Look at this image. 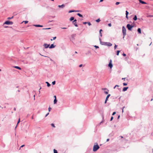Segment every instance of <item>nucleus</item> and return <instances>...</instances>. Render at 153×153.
Listing matches in <instances>:
<instances>
[{
    "label": "nucleus",
    "instance_id": "nucleus-1",
    "mask_svg": "<svg viewBox=\"0 0 153 153\" xmlns=\"http://www.w3.org/2000/svg\"><path fill=\"white\" fill-rule=\"evenodd\" d=\"M100 41V44L102 45H107L108 46H111L112 45V44L109 42H102L101 41V38H99Z\"/></svg>",
    "mask_w": 153,
    "mask_h": 153
},
{
    "label": "nucleus",
    "instance_id": "nucleus-2",
    "mask_svg": "<svg viewBox=\"0 0 153 153\" xmlns=\"http://www.w3.org/2000/svg\"><path fill=\"white\" fill-rule=\"evenodd\" d=\"M96 143L97 144V145H94L93 146V151L94 152L96 151L100 148V147L99 146L98 144L97 143Z\"/></svg>",
    "mask_w": 153,
    "mask_h": 153
},
{
    "label": "nucleus",
    "instance_id": "nucleus-3",
    "mask_svg": "<svg viewBox=\"0 0 153 153\" xmlns=\"http://www.w3.org/2000/svg\"><path fill=\"white\" fill-rule=\"evenodd\" d=\"M122 32L123 33V38H124L126 35V29L124 26H123L122 28Z\"/></svg>",
    "mask_w": 153,
    "mask_h": 153
},
{
    "label": "nucleus",
    "instance_id": "nucleus-4",
    "mask_svg": "<svg viewBox=\"0 0 153 153\" xmlns=\"http://www.w3.org/2000/svg\"><path fill=\"white\" fill-rule=\"evenodd\" d=\"M134 27V26L132 25H130L129 24H127L126 25V27L129 30H131L132 28Z\"/></svg>",
    "mask_w": 153,
    "mask_h": 153
},
{
    "label": "nucleus",
    "instance_id": "nucleus-5",
    "mask_svg": "<svg viewBox=\"0 0 153 153\" xmlns=\"http://www.w3.org/2000/svg\"><path fill=\"white\" fill-rule=\"evenodd\" d=\"M13 24V22H12L10 21H5L4 23V24L7 25H12Z\"/></svg>",
    "mask_w": 153,
    "mask_h": 153
},
{
    "label": "nucleus",
    "instance_id": "nucleus-6",
    "mask_svg": "<svg viewBox=\"0 0 153 153\" xmlns=\"http://www.w3.org/2000/svg\"><path fill=\"white\" fill-rule=\"evenodd\" d=\"M108 66L110 67V68H111L113 67V65L112 63V60L110 59L109 63L108 64Z\"/></svg>",
    "mask_w": 153,
    "mask_h": 153
},
{
    "label": "nucleus",
    "instance_id": "nucleus-7",
    "mask_svg": "<svg viewBox=\"0 0 153 153\" xmlns=\"http://www.w3.org/2000/svg\"><path fill=\"white\" fill-rule=\"evenodd\" d=\"M49 46H50V44L48 45V44H46V43L44 44L43 45V46L46 48H49Z\"/></svg>",
    "mask_w": 153,
    "mask_h": 153
},
{
    "label": "nucleus",
    "instance_id": "nucleus-8",
    "mask_svg": "<svg viewBox=\"0 0 153 153\" xmlns=\"http://www.w3.org/2000/svg\"><path fill=\"white\" fill-rule=\"evenodd\" d=\"M138 1H139L140 3H141L142 4H147V3L146 2H145L143 1L142 0H138Z\"/></svg>",
    "mask_w": 153,
    "mask_h": 153
},
{
    "label": "nucleus",
    "instance_id": "nucleus-9",
    "mask_svg": "<svg viewBox=\"0 0 153 153\" xmlns=\"http://www.w3.org/2000/svg\"><path fill=\"white\" fill-rule=\"evenodd\" d=\"M58 6L59 8H63L65 7V5L64 4H63L62 5H59Z\"/></svg>",
    "mask_w": 153,
    "mask_h": 153
},
{
    "label": "nucleus",
    "instance_id": "nucleus-10",
    "mask_svg": "<svg viewBox=\"0 0 153 153\" xmlns=\"http://www.w3.org/2000/svg\"><path fill=\"white\" fill-rule=\"evenodd\" d=\"M128 88V87H124L123 89V91H124V92L125 91L127 90V89Z\"/></svg>",
    "mask_w": 153,
    "mask_h": 153
},
{
    "label": "nucleus",
    "instance_id": "nucleus-11",
    "mask_svg": "<svg viewBox=\"0 0 153 153\" xmlns=\"http://www.w3.org/2000/svg\"><path fill=\"white\" fill-rule=\"evenodd\" d=\"M55 46L54 45H53V44H52L50 46H49V48H53L55 47Z\"/></svg>",
    "mask_w": 153,
    "mask_h": 153
},
{
    "label": "nucleus",
    "instance_id": "nucleus-12",
    "mask_svg": "<svg viewBox=\"0 0 153 153\" xmlns=\"http://www.w3.org/2000/svg\"><path fill=\"white\" fill-rule=\"evenodd\" d=\"M33 26H34L36 27H42L43 26L42 25H33Z\"/></svg>",
    "mask_w": 153,
    "mask_h": 153
},
{
    "label": "nucleus",
    "instance_id": "nucleus-13",
    "mask_svg": "<svg viewBox=\"0 0 153 153\" xmlns=\"http://www.w3.org/2000/svg\"><path fill=\"white\" fill-rule=\"evenodd\" d=\"M76 36V34H72L71 35V37H72V38L73 39H74V37Z\"/></svg>",
    "mask_w": 153,
    "mask_h": 153
},
{
    "label": "nucleus",
    "instance_id": "nucleus-14",
    "mask_svg": "<svg viewBox=\"0 0 153 153\" xmlns=\"http://www.w3.org/2000/svg\"><path fill=\"white\" fill-rule=\"evenodd\" d=\"M137 31L139 33H141V30L140 28H138Z\"/></svg>",
    "mask_w": 153,
    "mask_h": 153
},
{
    "label": "nucleus",
    "instance_id": "nucleus-15",
    "mask_svg": "<svg viewBox=\"0 0 153 153\" xmlns=\"http://www.w3.org/2000/svg\"><path fill=\"white\" fill-rule=\"evenodd\" d=\"M137 16L136 15H134V18H133V19L134 21H136L137 19Z\"/></svg>",
    "mask_w": 153,
    "mask_h": 153
},
{
    "label": "nucleus",
    "instance_id": "nucleus-16",
    "mask_svg": "<svg viewBox=\"0 0 153 153\" xmlns=\"http://www.w3.org/2000/svg\"><path fill=\"white\" fill-rule=\"evenodd\" d=\"M14 67L15 68H16V69H18L19 70H21V68L20 67H19L17 66H15Z\"/></svg>",
    "mask_w": 153,
    "mask_h": 153
},
{
    "label": "nucleus",
    "instance_id": "nucleus-17",
    "mask_svg": "<svg viewBox=\"0 0 153 153\" xmlns=\"http://www.w3.org/2000/svg\"><path fill=\"white\" fill-rule=\"evenodd\" d=\"M45 83L47 84L48 87H49L51 86V84L48 82H46Z\"/></svg>",
    "mask_w": 153,
    "mask_h": 153
},
{
    "label": "nucleus",
    "instance_id": "nucleus-18",
    "mask_svg": "<svg viewBox=\"0 0 153 153\" xmlns=\"http://www.w3.org/2000/svg\"><path fill=\"white\" fill-rule=\"evenodd\" d=\"M77 15L81 17H83V16L79 13H78L77 14Z\"/></svg>",
    "mask_w": 153,
    "mask_h": 153
},
{
    "label": "nucleus",
    "instance_id": "nucleus-19",
    "mask_svg": "<svg viewBox=\"0 0 153 153\" xmlns=\"http://www.w3.org/2000/svg\"><path fill=\"white\" fill-rule=\"evenodd\" d=\"M111 96V95L110 94H108L106 98V99H105L106 100H108V98L109 97Z\"/></svg>",
    "mask_w": 153,
    "mask_h": 153
},
{
    "label": "nucleus",
    "instance_id": "nucleus-20",
    "mask_svg": "<svg viewBox=\"0 0 153 153\" xmlns=\"http://www.w3.org/2000/svg\"><path fill=\"white\" fill-rule=\"evenodd\" d=\"M74 17H71L70 19V20L71 21L74 20Z\"/></svg>",
    "mask_w": 153,
    "mask_h": 153
},
{
    "label": "nucleus",
    "instance_id": "nucleus-21",
    "mask_svg": "<svg viewBox=\"0 0 153 153\" xmlns=\"http://www.w3.org/2000/svg\"><path fill=\"white\" fill-rule=\"evenodd\" d=\"M73 24L76 27H77L78 26V25H77L76 22H74V23H73Z\"/></svg>",
    "mask_w": 153,
    "mask_h": 153
},
{
    "label": "nucleus",
    "instance_id": "nucleus-22",
    "mask_svg": "<svg viewBox=\"0 0 153 153\" xmlns=\"http://www.w3.org/2000/svg\"><path fill=\"white\" fill-rule=\"evenodd\" d=\"M57 102V100L56 99H54L53 101V103L54 104H55Z\"/></svg>",
    "mask_w": 153,
    "mask_h": 153
},
{
    "label": "nucleus",
    "instance_id": "nucleus-23",
    "mask_svg": "<svg viewBox=\"0 0 153 153\" xmlns=\"http://www.w3.org/2000/svg\"><path fill=\"white\" fill-rule=\"evenodd\" d=\"M75 12V10H70L68 12L69 13H72V12Z\"/></svg>",
    "mask_w": 153,
    "mask_h": 153
},
{
    "label": "nucleus",
    "instance_id": "nucleus-24",
    "mask_svg": "<svg viewBox=\"0 0 153 153\" xmlns=\"http://www.w3.org/2000/svg\"><path fill=\"white\" fill-rule=\"evenodd\" d=\"M107 90V91H104V93L106 94H108V93L109 90H108V89Z\"/></svg>",
    "mask_w": 153,
    "mask_h": 153
},
{
    "label": "nucleus",
    "instance_id": "nucleus-25",
    "mask_svg": "<svg viewBox=\"0 0 153 153\" xmlns=\"http://www.w3.org/2000/svg\"><path fill=\"white\" fill-rule=\"evenodd\" d=\"M120 51H119V50H118V51H117V56L119 55V53L120 52Z\"/></svg>",
    "mask_w": 153,
    "mask_h": 153
},
{
    "label": "nucleus",
    "instance_id": "nucleus-26",
    "mask_svg": "<svg viewBox=\"0 0 153 153\" xmlns=\"http://www.w3.org/2000/svg\"><path fill=\"white\" fill-rule=\"evenodd\" d=\"M53 153H58L57 151L55 149H53Z\"/></svg>",
    "mask_w": 153,
    "mask_h": 153
},
{
    "label": "nucleus",
    "instance_id": "nucleus-27",
    "mask_svg": "<svg viewBox=\"0 0 153 153\" xmlns=\"http://www.w3.org/2000/svg\"><path fill=\"white\" fill-rule=\"evenodd\" d=\"M100 21V19H98L96 20V21L97 22H99Z\"/></svg>",
    "mask_w": 153,
    "mask_h": 153
},
{
    "label": "nucleus",
    "instance_id": "nucleus-28",
    "mask_svg": "<svg viewBox=\"0 0 153 153\" xmlns=\"http://www.w3.org/2000/svg\"><path fill=\"white\" fill-rule=\"evenodd\" d=\"M147 17H153V15H148L147 16Z\"/></svg>",
    "mask_w": 153,
    "mask_h": 153
},
{
    "label": "nucleus",
    "instance_id": "nucleus-29",
    "mask_svg": "<svg viewBox=\"0 0 153 153\" xmlns=\"http://www.w3.org/2000/svg\"><path fill=\"white\" fill-rule=\"evenodd\" d=\"M13 16H12V17H8V18H7V19H8L9 20V19H13Z\"/></svg>",
    "mask_w": 153,
    "mask_h": 153
},
{
    "label": "nucleus",
    "instance_id": "nucleus-30",
    "mask_svg": "<svg viewBox=\"0 0 153 153\" xmlns=\"http://www.w3.org/2000/svg\"><path fill=\"white\" fill-rule=\"evenodd\" d=\"M56 83V81H54L52 82V84L53 85H54Z\"/></svg>",
    "mask_w": 153,
    "mask_h": 153
},
{
    "label": "nucleus",
    "instance_id": "nucleus-31",
    "mask_svg": "<svg viewBox=\"0 0 153 153\" xmlns=\"http://www.w3.org/2000/svg\"><path fill=\"white\" fill-rule=\"evenodd\" d=\"M128 13H128V12L126 10V15H128Z\"/></svg>",
    "mask_w": 153,
    "mask_h": 153
},
{
    "label": "nucleus",
    "instance_id": "nucleus-32",
    "mask_svg": "<svg viewBox=\"0 0 153 153\" xmlns=\"http://www.w3.org/2000/svg\"><path fill=\"white\" fill-rule=\"evenodd\" d=\"M120 2H116V3H115V4L116 5H118L119 4H120Z\"/></svg>",
    "mask_w": 153,
    "mask_h": 153
},
{
    "label": "nucleus",
    "instance_id": "nucleus-33",
    "mask_svg": "<svg viewBox=\"0 0 153 153\" xmlns=\"http://www.w3.org/2000/svg\"><path fill=\"white\" fill-rule=\"evenodd\" d=\"M94 47H95L96 48H99V46L96 45L94 46Z\"/></svg>",
    "mask_w": 153,
    "mask_h": 153
},
{
    "label": "nucleus",
    "instance_id": "nucleus-34",
    "mask_svg": "<svg viewBox=\"0 0 153 153\" xmlns=\"http://www.w3.org/2000/svg\"><path fill=\"white\" fill-rule=\"evenodd\" d=\"M51 126H52L53 127H55L54 124L52 123V124H51Z\"/></svg>",
    "mask_w": 153,
    "mask_h": 153
},
{
    "label": "nucleus",
    "instance_id": "nucleus-35",
    "mask_svg": "<svg viewBox=\"0 0 153 153\" xmlns=\"http://www.w3.org/2000/svg\"><path fill=\"white\" fill-rule=\"evenodd\" d=\"M20 118H19V120H18V122H17V125H18V124L20 123Z\"/></svg>",
    "mask_w": 153,
    "mask_h": 153
},
{
    "label": "nucleus",
    "instance_id": "nucleus-36",
    "mask_svg": "<svg viewBox=\"0 0 153 153\" xmlns=\"http://www.w3.org/2000/svg\"><path fill=\"white\" fill-rule=\"evenodd\" d=\"M123 86H126L127 85V84L126 83H123Z\"/></svg>",
    "mask_w": 153,
    "mask_h": 153
},
{
    "label": "nucleus",
    "instance_id": "nucleus-37",
    "mask_svg": "<svg viewBox=\"0 0 153 153\" xmlns=\"http://www.w3.org/2000/svg\"><path fill=\"white\" fill-rule=\"evenodd\" d=\"M119 85H115V86L114 87V89H115V88H116V87H119Z\"/></svg>",
    "mask_w": 153,
    "mask_h": 153
},
{
    "label": "nucleus",
    "instance_id": "nucleus-38",
    "mask_svg": "<svg viewBox=\"0 0 153 153\" xmlns=\"http://www.w3.org/2000/svg\"><path fill=\"white\" fill-rule=\"evenodd\" d=\"M87 24H88L89 26H90L91 25V24L90 22H87Z\"/></svg>",
    "mask_w": 153,
    "mask_h": 153
},
{
    "label": "nucleus",
    "instance_id": "nucleus-39",
    "mask_svg": "<svg viewBox=\"0 0 153 153\" xmlns=\"http://www.w3.org/2000/svg\"><path fill=\"white\" fill-rule=\"evenodd\" d=\"M108 25L109 27H111V23H109L108 24Z\"/></svg>",
    "mask_w": 153,
    "mask_h": 153
},
{
    "label": "nucleus",
    "instance_id": "nucleus-40",
    "mask_svg": "<svg viewBox=\"0 0 153 153\" xmlns=\"http://www.w3.org/2000/svg\"><path fill=\"white\" fill-rule=\"evenodd\" d=\"M51 108H50V107H49L48 108V111H49V112H50V111H51Z\"/></svg>",
    "mask_w": 153,
    "mask_h": 153
},
{
    "label": "nucleus",
    "instance_id": "nucleus-41",
    "mask_svg": "<svg viewBox=\"0 0 153 153\" xmlns=\"http://www.w3.org/2000/svg\"><path fill=\"white\" fill-rule=\"evenodd\" d=\"M116 112H114L112 114V115H114L116 114Z\"/></svg>",
    "mask_w": 153,
    "mask_h": 153
},
{
    "label": "nucleus",
    "instance_id": "nucleus-42",
    "mask_svg": "<svg viewBox=\"0 0 153 153\" xmlns=\"http://www.w3.org/2000/svg\"><path fill=\"white\" fill-rule=\"evenodd\" d=\"M76 19H75L74 20V21L72 22V23H74V22H76Z\"/></svg>",
    "mask_w": 153,
    "mask_h": 153
},
{
    "label": "nucleus",
    "instance_id": "nucleus-43",
    "mask_svg": "<svg viewBox=\"0 0 153 153\" xmlns=\"http://www.w3.org/2000/svg\"><path fill=\"white\" fill-rule=\"evenodd\" d=\"M117 46L115 44V45H114V49H115L117 47Z\"/></svg>",
    "mask_w": 153,
    "mask_h": 153
},
{
    "label": "nucleus",
    "instance_id": "nucleus-44",
    "mask_svg": "<svg viewBox=\"0 0 153 153\" xmlns=\"http://www.w3.org/2000/svg\"><path fill=\"white\" fill-rule=\"evenodd\" d=\"M24 22H25V23L26 24L28 23V21H24Z\"/></svg>",
    "mask_w": 153,
    "mask_h": 153
},
{
    "label": "nucleus",
    "instance_id": "nucleus-45",
    "mask_svg": "<svg viewBox=\"0 0 153 153\" xmlns=\"http://www.w3.org/2000/svg\"><path fill=\"white\" fill-rule=\"evenodd\" d=\"M113 119V117L112 116L111 118V119H110V121H112Z\"/></svg>",
    "mask_w": 153,
    "mask_h": 153
},
{
    "label": "nucleus",
    "instance_id": "nucleus-46",
    "mask_svg": "<svg viewBox=\"0 0 153 153\" xmlns=\"http://www.w3.org/2000/svg\"><path fill=\"white\" fill-rule=\"evenodd\" d=\"M123 55L124 56H126V54L125 53H123Z\"/></svg>",
    "mask_w": 153,
    "mask_h": 153
},
{
    "label": "nucleus",
    "instance_id": "nucleus-47",
    "mask_svg": "<svg viewBox=\"0 0 153 153\" xmlns=\"http://www.w3.org/2000/svg\"><path fill=\"white\" fill-rule=\"evenodd\" d=\"M102 90H107V89L106 88H102Z\"/></svg>",
    "mask_w": 153,
    "mask_h": 153
},
{
    "label": "nucleus",
    "instance_id": "nucleus-48",
    "mask_svg": "<svg viewBox=\"0 0 153 153\" xmlns=\"http://www.w3.org/2000/svg\"><path fill=\"white\" fill-rule=\"evenodd\" d=\"M87 22H83V24L85 25V24H87Z\"/></svg>",
    "mask_w": 153,
    "mask_h": 153
},
{
    "label": "nucleus",
    "instance_id": "nucleus-49",
    "mask_svg": "<svg viewBox=\"0 0 153 153\" xmlns=\"http://www.w3.org/2000/svg\"><path fill=\"white\" fill-rule=\"evenodd\" d=\"M56 36L53 37V40H55V39H56Z\"/></svg>",
    "mask_w": 153,
    "mask_h": 153
},
{
    "label": "nucleus",
    "instance_id": "nucleus-50",
    "mask_svg": "<svg viewBox=\"0 0 153 153\" xmlns=\"http://www.w3.org/2000/svg\"><path fill=\"white\" fill-rule=\"evenodd\" d=\"M49 114V113H47V114H46V115L45 116V117H46L48 114Z\"/></svg>",
    "mask_w": 153,
    "mask_h": 153
},
{
    "label": "nucleus",
    "instance_id": "nucleus-51",
    "mask_svg": "<svg viewBox=\"0 0 153 153\" xmlns=\"http://www.w3.org/2000/svg\"><path fill=\"white\" fill-rule=\"evenodd\" d=\"M100 35L101 37L102 36V34L101 32L100 33Z\"/></svg>",
    "mask_w": 153,
    "mask_h": 153
},
{
    "label": "nucleus",
    "instance_id": "nucleus-52",
    "mask_svg": "<svg viewBox=\"0 0 153 153\" xmlns=\"http://www.w3.org/2000/svg\"><path fill=\"white\" fill-rule=\"evenodd\" d=\"M82 64H81V65H79V67H82Z\"/></svg>",
    "mask_w": 153,
    "mask_h": 153
},
{
    "label": "nucleus",
    "instance_id": "nucleus-53",
    "mask_svg": "<svg viewBox=\"0 0 153 153\" xmlns=\"http://www.w3.org/2000/svg\"><path fill=\"white\" fill-rule=\"evenodd\" d=\"M107 100H106L105 99V104L106 103Z\"/></svg>",
    "mask_w": 153,
    "mask_h": 153
},
{
    "label": "nucleus",
    "instance_id": "nucleus-54",
    "mask_svg": "<svg viewBox=\"0 0 153 153\" xmlns=\"http://www.w3.org/2000/svg\"><path fill=\"white\" fill-rule=\"evenodd\" d=\"M102 31V29H100V33H101V32Z\"/></svg>",
    "mask_w": 153,
    "mask_h": 153
},
{
    "label": "nucleus",
    "instance_id": "nucleus-55",
    "mask_svg": "<svg viewBox=\"0 0 153 153\" xmlns=\"http://www.w3.org/2000/svg\"><path fill=\"white\" fill-rule=\"evenodd\" d=\"M53 20H52V21H50V20H49V21H48V23H49V22H53Z\"/></svg>",
    "mask_w": 153,
    "mask_h": 153
},
{
    "label": "nucleus",
    "instance_id": "nucleus-56",
    "mask_svg": "<svg viewBox=\"0 0 153 153\" xmlns=\"http://www.w3.org/2000/svg\"><path fill=\"white\" fill-rule=\"evenodd\" d=\"M128 15H126V18L127 19H128Z\"/></svg>",
    "mask_w": 153,
    "mask_h": 153
},
{
    "label": "nucleus",
    "instance_id": "nucleus-57",
    "mask_svg": "<svg viewBox=\"0 0 153 153\" xmlns=\"http://www.w3.org/2000/svg\"><path fill=\"white\" fill-rule=\"evenodd\" d=\"M109 139H107L106 140V142H108L109 141Z\"/></svg>",
    "mask_w": 153,
    "mask_h": 153
},
{
    "label": "nucleus",
    "instance_id": "nucleus-58",
    "mask_svg": "<svg viewBox=\"0 0 153 153\" xmlns=\"http://www.w3.org/2000/svg\"><path fill=\"white\" fill-rule=\"evenodd\" d=\"M24 146H25V145H22V146H21L20 147V148L22 147H24Z\"/></svg>",
    "mask_w": 153,
    "mask_h": 153
},
{
    "label": "nucleus",
    "instance_id": "nucleus-59",
    "mask_svg": "<svg viewBox=\"0 0 153 153\" xmlns=\"http://www.w3.org/2000/svg\"><path fill=\"white\" fill-rule=\"evenodd\" d=\"M61 28L62 29H66L67 28H66V27H62Z\"/></svg>",
    "mask_w": 153,
    "mask_h": 153
},
{
    "label": "nucleus",
    "instance_id": "nucleus-60",
    "mask_svg": "<svg viewBox=\"0 0 153 153\" xmlns=\"http://www.w3.org/2000/svg\"><path fill=\"white\" fill-rule=\"evenodd\" d=\"M126 78H122V79L123 80H125V79Z\"/></svg>",
    "mask_w": 153,
    "mask_h": 153
},
{
    "label": "nucleus",
    "instance_id": "nucleus-61",
    "mask_svg": "<svg viewBox=\"0 0 153 153\" xmlns=\"http://www.w3.org/2000/svg\"><path fill=\"white\" fill-rule=\"evenodd\" d=\"M80 11L79 10H75V12H79Z\"/></svg>",
    "mask_w": 153,
    "mask_h": 153
},
{
    "label": "nucleus",
    "instance_id": "nucleus-62",
    "mask_svg": "<svg viewBox=\"0 0 153 153\" xmlns=\"http://www.w3.org/2000/svg\"><path fill=\"white\" fill-rule=\"evenodd\" d=\"M103 122V121H102L100 123V124L101 123H102Z\"/></svg>",
    "mask_w": 153,
    "mask_h": 153
},
{
    "label": "nucleus",
    "instance_id": "nucleus-63",
    "mask_svg": "<svg viewBox=\"0 0 153 153\" xmlns=\"http://www.w3.org/2000/svg\"><path fill=\"white\" fill-rule=\"evenodd\" d=\"M54 97L55 98V99H56V96H54Z\"/></svg>",
    "mask_w": 153,
    "mask_h": 153
},
{
    "label": "nucleus",
    "instance_id": "nucleus-64",
    "mask_svg": "<svg viewBox=\"0 0 153 153\" xmlns=\"http://www.w3.org/2000/svg\"><path fill=\"white\" fill-rule=\"evenodd\" d=\"M14 111H16V108H14Z\"/></svg>",
    "mask_w": 153,
    "mask_h": 153
}]
</instances>
